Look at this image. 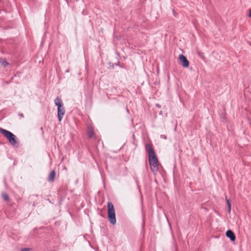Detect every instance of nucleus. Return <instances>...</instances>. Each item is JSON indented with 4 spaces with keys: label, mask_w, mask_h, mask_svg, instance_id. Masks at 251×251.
<instances>
[{
    "label": "nucleus",
    "mask_w": 251,
    "mask_h": 251,
    "mask_svg": "<svg viewBox=\"0 0 251 251\" xmlns=\"http://www.w3.org/2000/svg\"><path fill=\"white\" fill-rule=\"evenodd\" d=\"M88 136L89 138H91L93 137L94 132L92 129H89L87 132Z\"/></svg>",
    "instance_id": "1a4fd4ad"
},
{
    "label": "nucleus",
    "mask_w": 251,
    "mask_h": 251,
    "mask_svg": "<svg viewBox=\"0 0 251 251\" xmlns=\"http://www.w3.org/2000/svg\"><path fill=\"white\" fill-rule=\"evenodd\" d=\"M0 132L4 135L12 145L14 146L17 143V138L12 132L0 127Z\"/></svg>",
    "instance_id": "20e7f679"
},
{
    "label": "nucleus",
    "mask_w": 251,
    "mask_h": 251,
    "mask_svg": "<svg viewBox=\"0 0 251 251\" xmlns=\"http://www.w3.org/2000/svg\"><path fill=\"white\" fill-rule=\"evenodd\" d=\"M2 65L4 66H5L7 65V62L6 61L3 60L2 62H1Z\"/></svg>",
    "instance_id": "f8f14e48"
},
{
    "label": "nucleus",
    "mask_w": 251,
    "mask_h": 251,
    "mask_svg": "<svg viewBox=\"0 0 251 251\" xmlns=\"http://www.w3.org/2000/svg\"><path fill=\"white\" fill-rule=\"evenodd\" d=\"M19 116H20L21 117H24V115L22 113L19 114Z\"/></svg>",
    "instance_id": "ddd939ff"
},
{
    "label": "nucleus",
    "mask_w": 251,
    "mask_h": 251,
    "mask_svg": "<svg viewBox=\"0 0 251 251\" xmlns=\"http://www.w3.org/2000/svg\"><path fill=\"white\" fill-rule=\"evenodd\" d=\"M146 149L149 153V160L151 170L154 174H156L159 170V162L157 157L151 145H146Z\"/></svg>",
    "instance_id": "f257e3e1"
},
{
    "label": "nucleus",
    "mask_w": 251,
    "mask_h": 251,
    "mask_svg": "<svg viewBox=\"0 0 251 251\" xmlns=\"http://www.w3.org/2000/svg\"><path fill=\"white\" fill-rule=\"evenodd\" d=\"M21 251H32V250L29 248H23Z\"/></svg>",
    "instance_id": "9b49d317"
},
{
    "label": "nucleus",
    "mask_w": 251,
    "mask_h": 251,
    "mask_svg": "<svg viewBox=\"0 0 251 251\" xmlns=\"http://www.w3.org/2000/svg\"><path fill=\"white\" fill-rule=\"evenodd\" d=\"M226 201L227 204L228 212V213H230V211H231V203H230V200L228 199H227L226 197Z\"/></svg>",
    "instance_id": "6e6552de"
},
{
    "label": "nucleus",
    "mask_w": 251,
    "mask_h": 251,
    "mask_svg": "<svg viewBox=\"0 0 251 251\" xmlns=\"http://www.w3.org/2000/svg\"><path fill=\"white\" fill-rule=\"evenodd\" d=\"M107 207L108 220L111 224L115 225L116 223V219L114 205L111 202H108Z\"/></svg>",
    "instance_id": "7ed1b4c3"
},
{
    "label": "nucleus",
    "mask_w": 251,
    "mask_h": 251,
    "mask_svg": "<svg viewBox=\"0 0 251 251\" xmlns=\"http://www.w3.org/2000/svg\"><path fill=\"white\" fill-rule=\"evenodd\" d=\"M54 102L57 106V116L59 121L60 122L65 114V110L60 98L57 97L54 100Z\"/></svg>",
    "instance_id": "f03ea898"
},
{
    "label": "nucleus",
    "mask_w": 251,
    "mask_h": 251,
    "mask_svg": "<svg viewBox=\"0 0 251 251\" xmlns=\"http://www.w3.org/2000/svg\"><path fill=\"white\" fill-rule=\"evenodd\" d=\"M55 175V172L54 171H52L49 176L48 181L50 182L53 181L54 179Z\"/></svg>",
    "instance_id": "0eeeda50"
},
{
    "label": "nucleus",
    "mask_w": 251,
    "mask_h": 251,
    "mask_svg": "<svg viewBox=\"0 0 251 251\" xmlns=\"http://www.w3.org/2000/svg\"><path fill=\"white\" fill-rule=\"evenodd\" d=\"M226 235L227 237H228L231 241H234L236 239L235 235L234 233L230 230H228L226 232Z\"/></svg>",
    "instance_id": "423d86ee"
},
{
    "label": "nucleus",
    "mask_w": 251,
    "mask_h": 251,
    "mask_svg": "<svg viewBox=\"0 0 251 251\" xmlns=\"http://www.w3.org/2000/svg\"><path fill=\"white\" fill-rule=\"evenodd\" d=\"M2 198L3 199L5 200V201H7L8 200V196L6 194V193H3L2 194Z\"/></svg>",
    "instance_id": "9d476101"
},
{
    "label": "nucleus",
    "mask_w": 251,
    "mask_h": 251,
    "mask_svg": "<svg viewBox=\"0 0 251 251\" xmlns=\"http://www.w3.org/2000/svg\"><path fill=\"white\" fill-rule=\"evenodd\" d=\"M249 17H251V9L250 10V11L249 14Z\"/></svg>",
    "instance_id": "4468645a"
},
{
    "label": "nucleus",
    "mask_w": 251,
    "mask_h": 251,
    "mask_svg": "<svg viewBox=\"0 0 251 251\" xmlns=\"http://www.w3.org/2000/svg\"><path fill=\"white\" fill-rule=\"evenodd\" d=\"M179 59L180 64L184 67L187 68L189 65V62L187 58L183 54L179 55Z\"/></svg>",
    "instance_id": "39448f33"
}]
</instances>
